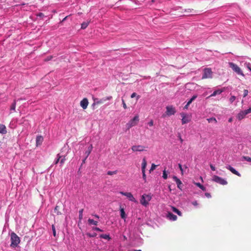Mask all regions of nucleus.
<instances>
[{
    "instance_id": "nucleus-1",
    "label": "nucleus",
    "mask_w": 251,
    "mask_h": 251,
    "mask_svg": "<svg viewBox=\"0 0 251 251\" xmlns=\"http://www.w3.org/2000/svg\"><path fill=\"white\" fill-rule=\"evenodd\" d=\"M10 247L12 248L18 247L21 241L20 237L14 232L10 234Z\"/></svg>"
},
{
    "instance_id": "nucleus-2",
    "label": "nucleus",
    "mask_w": 251,
    "mask_h": 251,
    "mask_svg": "<svg viewBox=\"0 0 251 251\" xmlns=\"http://www.w3.org/2000/svg\"><path fill=\"white\" fill-rule=\"evenodd\" d=\"M151 199L152 195L151 194H144L141 197V199L140 200V203L143 206L147 207L149 205V202L151 201Z\"/></svg>"
},
{
    "instance_id": "nucleus-3",
    "label": "nucleus",
    "mask_w": 251,
    "mask_h": 251,
    "mask_svg": "<svg viewBox=\"0 0 251 251\" xmlns=\"http://www.w3.org/2000/svg\"><path fill=\"white\" fill-rule=\"evenodd\" d=\"M229 66L232 69V70L235 72L237 74L239 75H241L243 76H244L245 75L243 74L242 71L240 69V68L236 64L233 62H229L228 63Z\"/></svg>"
},
{
    "instance_id": "nucleus-4",
    "label": "nucleus",
    "mask_w": 251,
    "mask_h": 251,
    "mask_svg": "<svg viewBox=\"0 0 251 251\" xmlns=\"http://www.w3.org/2000/svg\"><path fill=\"white\" fill-rule=\"evenodd\" d=\"M212 181H213L217 183H219V184H220L223 185H226L227 183V182L226 179H225L218 176H216V175H214L212 176Z\"/></svg>"
},
{
    "instance_id": "nucleus-5",
    "label": "nucleus",
    "mask_w": 251,
    "mask_h": 251,
    "mask_svg": "<svg viewBox=\"0 0 251 251\" xmlns=\"http://www.w3.org/2000/svg\"><path fill=\"white\" fill-rule=\"evenodd\" d=\"M119 193L123 196H126L129 201L137 203V201L136 199L133 197V195L130 192H124L123 191H121Z\"/></svg>"
},
{
    "instance_id": "nucleus-6",
    "label": "nucleus",
    "mask_w": 251,
    "mask_h": 251,
    "mask_svg": "<svg viewBox=\"0 0 251 251\" xmlns=\"http://www.w3.org/2000/svg\"><path fill=\"white\" fill-rule=\"evenodd\" d=\"M251 112V107H249L248 109L245 110L244 111H242L240 112L237 115V118L241 120L244 118L245 116Z\"/></svg>"
},
{
    "instance_id": "nucleus-7",
    "label": "nucleus",
    "mask_w": 251,
    "mask_h": 251,
    "mask_svg": "<svg viewBox=\"0 0 251 251\" xmlns=\"http://www.w3.org/2000/svg\"><path fill=\"white\" fill-rule=\"evenodd\" d=\"M212 76V72L210 68H205L203 70L202 75V78H211Z\"/></svg>"
},
{
    "instance_id": "nucleus-8",
    "label": "nucleus",
    "mask_w": 251,
    "mask_h": 251,
    "mask_svg": "<svg viewBox=\"0 0 251 251\" xmlns=\"http://www.w3.org/2000/svg\"><path fill=\"white\" fill-rule=\"evenodd\" d=\"M146 147L142 145H134L131 147V150L134 152L143 151H145Z\"/></svg>"
},
{
    "instance_id": "nucleus-9",
    "label": "nucleus",
    "mask_w": 251,
    "mask_h": 251,
    "mask_svg": "<svg viewBox=\"0 0 251 251\" xmlns=\"http://www.w3.org/2000/svg\"><path fill=\"white\" fill-rule=\"evenodd\" d=\"M182 117V124H185L189 123L191 120L190 117L188 115L184 113H181L180 114Z\"/></svg>"
},
{
    "instance_id": "nucleus-10",
    "label": "nucleus",
    "mask_w": 251,
    "mask_h": 251,
    "mask_svg": "<svg viewBox=\"0 0 251 251\" xmlns=\"http://www.w3.org/2000/svg\"><path fill=\"white\" fill-rule=\"evenodd\" d=\"M176 111L173 106H167L166 107V114L168 116L174 115Z\"/></svg>"
},
{
    "instance_id": "nucleus-11",
    "label": "nucleus",
    "mask_w": 251,
    "mask_h": 251,
    "mask_svg": "<svg viewBox=\"0 0 251 251\" xmlns=\"http://www.w3.org/2000/svg\"><path fill=\"white\" fill-rule=\"evenodd\" d=\"M226 168L229 170L231 173H232L233 174L237 175L238 176H241V174L236 171L234 168L231 167L230 165H227L226 166Z\"/></svg>"
},
{
    "instance_id": "nucleus-12",
    "label": "nucleus",
    "mask_w": 251,
    "mask_h": 251,
    "mask_svg": "<svg viewBox=\"0 0 251 251\" xmlns=\"http://www.w3.org/2000/svg\"><path fill=\"white\" fill-rule=\"evenodd\" d=\"M166 217L170 221H175L177 219V216L170 212L167 213Z\"/></svg>"
},
{
    "instance_id": "nucleus-13",
    "label": "nucleus",
    "mask_w": 251,
    "mask_h": 251,
    "mask_svg": "<svg viewBox=\"0 0 251 251\" xmlns=\"http://www.w3.org/2000/svg\"><path fill=\"white\" fill-rule=\"evenodd\" d=\"M173 179L176 182L178 188L181 190L182 187V183L181 180L179 179H178L176 176H174L173 177Z\"/></svg>"
},
{
    "instance_id": "nucleus-14",
    "label": "nucleus",
    "mask_w": 251,
    "mask_h": 251,
    "mask_svg": "<svg viewBox=\"0 0 251 251\" xmlns=\"http://www.w3.org/2000/svg\"><path fill=\"white\" fill-rule=\"evenodd\" d=\"M88 105V100L86 98H84L80 101V106L83 109H85L87 108Z\"/></svg>"
},
{
    "instance_id": "nucleus-15",
    "label": "nucleus",
    "mask_w": 251,
    "mask_h": 251,
    "mask_svg": "<svg viewBox=\"0 0 251 251\" xmlns=\"http://www.w3.org/2000/svg\"><path fill=\"white\" fill-rule=\"evenodd\" d=\"M223 90L220 89H218L215 91H214L212 94H211L209 97H207L206 99H208L210 97H214L216 96L217 95H220L223 92Z\"/></svg>"
},
{
    "instance_id": "nucleus-16",
    "label": "nucleus",
    "mask_w": 251,
    "mask_h": 251,
    "mask_svg": "<svg viewBox=\"0 0 251 251\" xmlns=\"http://www.w3.org/2000/svg\"><path fill=\"white\" fill-rule=\"evenodd\" d=\"M120 216H121V218L124 219V220H125L126 219V215L125 213L124 208L120 207Z\"/></svg>"
},
{
    "instance_id": "nucleus-17",
    "label": "nucleus",
    "mask_w": 251,
    "mask_h": 251,
    "mask_svg": "<svg viewBox=\"0 0 251 251\" xmlns=\"http://www.w3.org/2000/svg\"><path fill=\"white\" fill-rule=\"evenodd\" d=\"M88 223L90 225L97 226L98 225V222L97 221H95L90 218L88 220Z\"/></svg>"
},
{
    "instance_id": "nucleus-18",
    "label": "nucleus",
    "mask_w": 251,
    "mask_h": 251,
    "mask_svg": "<svg viewBox=\"0 0 251 251\" xmlns=\"http://www.w3.org/2000/svg\"><path fill=\"white\" fill-rule=\"evenodd\" d=\"M7 132L6 127L4 125H1L0 126V133L5 134Z\"/></svg>"
},
{
    "instance_id": "nucleus-19",
    "label": "nucleus",
    "mask_w": 251,
    "mask_h": 251,
    "mask_svg": "<svg viewBox=\"0 0 251 251\" xmlns=\"http://www.w3.org/2000/svg\"><path fill=\"white\" fill-rule=\"evenodd\" d=\"M147 166V162L145 158H143L142 163V172H145L146 168Z\"/></svg>"
},
{
    "instance_id": "nucleus-20",
    "label": "nucleus",
    "mask_w": 251,
    "mask_h": 251,
    "mask_svg": "<svg viewBox=\"0 0 251 251\" xmlns=\"http://www.w3.org/2000/svg\"><path fill=\"white\" fill-rule=\"evenodd\" d=\"M100 238L108 240H109L111 239V238L109 234H100Z\"/></svg>"
},
{
    "instance_id": "nucleus-21",
    "label": "nucleus",
    "mask_w": 251,
    "mask_h": 251,
    "mask_svg": "<svg viewBox=\"0 0 251 251\" xmlns=\"http://www.w3.org/2000/svg\"><path fill=\"white\" fill-rule=\"evenodd\" d=\"M43 138L41 136H38L36 138V142L37 144H40L42 142Z\"/></svg>"
},
{
    "instance_id": "nucleus-22",
    "label": "nucleus",
    "mask_w": 251,
    "mask_h": 251,
    "mask_svg": "<svg viewBox=\"0 0 251 251\" xmlns=\"http://www.w3.org/2000/svg\"><path fill=\"white\" fill-rule=\"evenodd\" d=\"M194 184L199 187L200 189H201L202 191H206V188L204 187L202 184H201L199 182H195Z\"/></svg>"
},
{
    "instance_id": "nucleus-23",
    "label": "nucleus",
    "mask_w": 251,
    "mask_h": 251,
    "mask_svg": "<svg viewBox=\"0 0 251 251\" xmlns=\"http://www.w3.org/2000/svg\"><path fill=\"white\" fill-rule=\"evenodd\" d=\"M172 210L174 212L176 213L179 216H181L182 213L181 211H180L178 209H177L175 207H172Z\"/></svg>"
},
{
    "instance_id": "nucleus-24",
    "label": "nucleus",
    "mask_w": 251,
    "mask_h": 251,
    "mask_svg": "<svg viewBox=\"0 0 251 251\" xmlns=\"http://www.w3.org/2000/svg\"><path fill=\"white\" fill-rule=\"evenodd\" d=\"M136 125V123H135L134 121H133L132 119H131L127 124V125L129 127H131L132 126H133Z\"/></svg>"
},
{
    "instance_id": "nucleus-25",
    "label": "nucleus",
    "mask_w": 251,
    "mask_h": 251,
    "mask_svg": "<svg viewBox=\"0 0 251 251\" xmlns=\"http://www.w3.org/2000/svg\"><path fill=\"white\" fill-rule=\"evenodd\" d=\"M89 24V22H84L81 24V28L82 29H85Z\"/></svg>"
},
{
    "instance_id": "nucleus-26",
    "label": "nucleus",
    "mask_w": 251,
    "mask_h": 251,
    "mask_svg": "<svg viewBox=\"0 0 251 251\" xmlns=\"http://www.w3.org/2000/svg\"><path fill=\"white\" fill-rule=\"evenodd\" d=\"M92 145H91L88 149V150L86 151L85 153L86 154V158H87L89 155L90 154V153H91V151H92Z\"/></svg>"
},
{
    "instance_id": "nucleus-27",
    "label": "nucleus",
    "mask_w": 251,
    "mask_h": 251,
    "mask_svg": "<svg viewBox=\"0 0 251 251\" xmlns=\"http://www.w3.org/2000/svg\"><path fill=\"white\" fill-rule=\"evenodd\" d=\"M16 105V100H14L13 103L11 105L10 110L14 111H15Z\"/></svg>"
},
{
    "instance_id": "nucleus-28",
    "label": "nucleus",
    "mask_w": 251,
    "mask_h": 251,
    "mask_svg": "<svg viewBox=\"0 0 251 251\" xmlns=\"http://www.w3.org/2000/svg\"><path fill=\"white\" fill-rule=\"evenodd\" d=\"M244 66L251 72V64L249 62H245Z\"/></svg>"
},
{
    "instance_id": "nucleus-29",
    "label": "nucleus",
    "mask_w": 251,
    "mask_h": 251,
    "mask_svg": "<svg viewBox=\"0 0 251 251\" xmlns=\"http://www.w3.org/2000/svg\"><path fill=\"white\" fill-rule=\"evenodd\" d=\"M207 120L209 123L214 122V123L216 124L217 123V120L214 117L208 118L207 119Z\"/></svg>"
},
{
    "instance_id": "nucleus-30",
    "label": "nucleus",
    "mask_w": 251,
    "mask_h": 251,
    "mask_svg": "<svg viewBox=\"0 0 251 251\" xmlns=\"http://www.w3.org/2000/svg\"><path fill=\"white\" fill-rule=\"evenodd\" d=\"M61 158V156L59 154L57 155L56 158L54 161V164H57L60 161V159Z\"/></svg>"
},
{
    "instance_id": "nucleus-31",
    "label": "nucleus",
    "mask_w": 251,
    "mask_h": 251,
    "mask_svg": "<svg viewBox=\"0 0 251 251\" xmlns=\"http://www.w3.org/2000/svg\"><path fill=\"white\" fill-rule=\"evenodd\" d=\"M168 173H167V171H166V170L164 169V170L163 171V175H162V177L164 179H167V178H168Z\"/></svg>"
},
{
    "instance_id": "nucleus-32",
    "label": "nucleus",
    "mask_w": 251,
    "mask_h": 251,
    "mask_svg": "<svg viewBox=\"0 0 251 251\" xmlns=\"http://www.w3.org/2000/svg\"><path fill=\"white\" fill-rule=\"evenodd\" d=\"M65 160H66L65 156H61V158L60 159V161H59L60 166H62L64 163Z\"/></svg>"
},
{
    "instance_id": "nucleus-33",
    "label": "nucleus",
    "mask_w": 251,
    "mask_h": 251,
    "mask_svg": "<svg viewBox=\"0 0 251 251\" xmlns=\"http://www.w3.org/2000/svg\"><path fill=\"white\" fill-rule=\"evenodd\" d=\"M86 235L89 237H95L97 234L96 233L93 232L92 233H87Z\"/></svg>"
},
{
    "instance_id": "nucleus-34",
    "label": "nucleus",
    "mask_w": 251,
    "mask_h": 251,
    "mask_svg": "<svg viewBox=\"0 0 251 251\" xmlns=\"http://www.w3.org/2000/svg\"><path fill=\"white\" fill-rule=\"evenodd\" d=\"M242 159L243 160H245L248 162H251V158L250 157L244 156L242 157Z\"/></svg>"
},
{
    "instance_id": "nucleus-35",
    "label": "nucleus",
    "mask_w": 251,
    "mask_h": 251,
    "mask_svg": "<svg viewBox=\"0 0 251 251\" xmlns=\"http://www.w3.org/2000/svg\"><path fill=\"white\" fill-rule=\"evenodd\" d=\"M117 171H109L107 172V175H114V174H117Z\"/></svg>"
},
{
    "instance_id": "nucleus-36",
    "label": "nucleus",
    "mask_w": 251,
    "mask_h": 251,
    "mask_svg": "<svg viewBox=\"0 0 251 251\" xmlns=\"http://www.w3.org/2000/svg\"><path fill=\"white\" fill-rule=\"evenodd\" d=\"M51 228H52V232H53V235L54 237H55L56 236V231H55V226L53 225H52Z\"/></svg>"
},
{
    "instance_id": "nucleus-37",
    "label": "nucleus",
    "mask_w": 251,
    "mask_h": 251,
    "mask_svg": "<svg viewBox=\"0 0 251 251\" xmlns=\"http://www.w3.org/2000/svg\"><path fill=\"white\" fill-rule=\"evenodd\" d=\"M92 230H94V231H100V232L102 231V230H101V229H100L99 227H93Z\"/></svg>"
},
{
    "instance_id": "nucleus-38",
    "label": "nucleus",
    "mask_w": 251,
    "mask_h": 251,
    "mask_svg": "<svg viewBox=\"0 0 251 251\" xmlns=\"http://www.w3.org/2000/svg\"><path fill=\"white\" fill-rule=\"evenodd\" d=\"M156 167H157V165H155L154 164H152L151 168L150 170V171L151 172V171L155 170L156 169Z\"/></svg>"
},
{
    "instance_id": "nucleus-39",
    "label": "nucleus",
    "mask_w": 251,
    "mask_h": 251,
    "mask_svg": "<svg viewBox=\"0 0 251 251\" xmlns=\"http://www.w3.org/2000/svg\"><path fill=\"white\" fill-rule=\"evenodd\" d=\"M133 121L135 122L136 124L139 121V117L138 116H135L132 119Z\"/></svg>"
},
{
    "instance_id": "nucleus-40",
    "label": "nucleus",
    "mask_w": 251,
    "mask_h": 251,
    "mask_svg": "<svg viewBox=\"0 0 251 251\" xmlns=\"http://www.w3.org/2000/svg\"><path fill=\"white\" fill-rule=\"evenodd\" d=\"M236 99V97L234 96H231L229 99V101L232 103Z\"/></svg>"
},
{
    "instance_id": "nucleus-41",
    "label": "nucleus",
    "mask_w": 251,
    "mask_h": 251,
    "mask_svg": "<svg viewBox=\"0 0 251 251\" xmlns=\"http://www.w3.org/2000/svg\"><path fill=\"white\" fill-rule=\"evenodd\" d=\"M82 213H83V209H81L79 211V219L80 220L82 219Z\"/></svg>"
},
{
    "instance_id": "nucleus-42",
    "label": "nucleus",
    "mask_w": 251,
    "mask_h": 251,
    "mask_svg": "<svg viewBox=\"0 0 251 251\" xmlns=\"http://www.w3.org/2000/svg\"><path fill=\"white\" fill-rule=\"evenodd\" d=\"M248 93H249V91L248 90H246V89H245L244 90V94H243V97H246L248 95Z\"/></svg>"
},
{
    "instance_id": "nucleus-43",
    "label": "nucleus",
    "mask_w": 251,
    "mask_h": 251,
    "mask_svg": "<svg viewBox=\"0 0 251 251\" xmlns=\"http://www.w3.org/2000/svg\"><path fill=\"white\" fill-rule=\"evenodd\" d=\"M52 58H53V56H48V57H47L45 58V60L46 61H48L50 60Z\"/></svg>"
},
{
    "instance_id": "nucleus-44",
    "label": "nucleus",
    "mask_w": 251,
    "mask_h": 251,
    "mask_svg": "<svg viewBox=\"0 0 251 251\" xmlns=\"http://www.w3.org/2000/svg\"><path fill=\"white\" fill-rule=\"evenodd\" d=\"M148 125L150 126H152L153 125V120H151L149 123H148Z\"/></svg>"
},
{
    "instance_id": "nucleus-45",
    "label": "nucleus",
    "mask_w": 251,
    "mask_h": 251,
    "mask_svg": "<svg viewBox=\"0 0 251 251\" xmlns=\"http://www.w3.org/2000/svg\"><path fill=\"white\" fill-rule=\"evenodd\" d=\"M122 103H123V107L125 108V109H126L127 108L126 107V105L124 101V100L123 99H122Z\"/></svg>"
},
{
    "instance_id": "nucleus-46",
    "label": "nucleus",
    "mask_w": 251,
    "mask_h": 251,
    "mask_svg": "<svg viewBox=\"0 0 251 251\" xmlns=\"http://www.w3.org/2000/svg\"><path fill=\"white\" fill-rule=\"evenodd\" d=\"M142 172V175H143V178L144 179V180L145 181H146V175L145 174V172Z\"/></svg>"
},
{
    "instance_id": "nucleus-47",
    "label": "nucleus",
    "mask_w": 251,
    "mask_h": 251,
    "mask_svg": "<svg viewBox=\"0 0 251 251\" xmlns=\"http://www.w3.org/2000/svg\"><path fill=\"white\" fill-rule=\"evenodd\" d=\"M192 204L194 205V206H197L198 205V202L196 201H193L192 202Z\"/></svg>"
},
{
    "instance_id": "nucleus-48",
    "label": "nucleus",
    "mask_w": 251,
    "mask_h": 251,
    "mask_svg": "<svg viewBox=\"0 0 251 251\" xmlns=\"http://www.w3.org/2000/svg\"><path fill=\"white\" fill-rule=\"evenodd\" d=\"M197 97V95H194L190 99V100H191V101H193V100H194Z\"/></svg>"
},
{
    "instance_id": "nucleus-49",
    "label": "nucleus",
    "mask_w": 251,
    "mask_h": 251,
    "mask_svg": "<svg viewBox=\"0 0 251 251\" xmlns=\"http://www.w3.org/2000/svg\"><path fill=\"white\" fill-rule=\"evenodd\" d=\"M197 97V95H194L190 99V100H191V101H193V100H194Z\"/></svg>"
},
{
    "instance_id": "nucleus-50",
    "label": "nucleus",
    "mask_w": 251,
    "mask_h": 251,
    "mask_svg": "<svg viewBox=\"0 0 251 251\" xmlns=\"http://www.w3.org/2000/svg\"><path fill=\"white\" fill-rule=\"evenodd\" d=\"M197 97V95H194L190 99V100H191V101H193V100H194Z\"/></svg>"
},
{
    "instance_id": "nucleus-51",
    "label": "nucleus",
    "mask_w": 251,
    "mask_h": 251,
    "mask_svg": "<svg viewBox=\"0 0 251 251\" xmlns=\"http://www.w3.org/2000/svg\"><path fill=\"white\" fill-rule=\"evenodd\" d=\"M205 196L208 198H210L211 197L210 194L209 193H205Z\"/></svg>"
},
{
    "instance_id": "nucleus-52",
    "label": "nucleus",
    "mask_w": 251,
    "mask_h": 251,
    "mask_svg": "<svg viewBox=\"0 0 251 251\" xmlns=\"http://www.w3.org/2000/svg\"><path fill=\"white\" fill-rule=\"evenodd\" d=\"M210 167L212 171H215V167L213 165L210 164Z\"/></svg>"
},
{
    "instance_id": "nucleus-53",
    "label": "nucleus",
    "mask_w": 251,
    "mask_h": 251,
    "mask_svg": "<svg viewBox=\"0 0 251 251\" xmlns=\"http://www.w3.org/2000/svg\"><path fill=\"white\" fill-rule=\"evenodd\" d=\"M137 94L136 93H133L131 95V98H133L136 96Z\"/></svg>"
},
{
    "instance_id": "nucleus-54",
    "label": "nucleus",
    "mask_w": 251,
    "mask_h": 251,
    "mask_svg": "<svg viewBox=\"0 0 251 251\" xmlns=\"http://www.w3.org/2000/svg\"><path fill=\"white\" fill-rule=\"evenodd\" d=\"M37 16L42 17L44 16V14L42 13H39V14H38Z\"/></svg>"
},
{
    "instance_id": "nucleus-55",
    "label": "nucleus",
    "mask_w": 251,
    "mask_h": 251,
    "mask_svg": "<svg viewBox=\"0 0 251 251\" xmlns=\"http://www.w3.org/2000/svg\"><path fill=\"white\" fill-rule=\"evenodd\" d=\"M93 216H94L96 218L99 219L100 218V217L98 215H97V214H94V215H92Z\"/></svg>"
},
{
    "instance_id": "nucleus-56",
    "label": "nucleus",
    "mask_w": 251,
    "mask_h": 251,
    "mask_svg": "<svg viewBox=\"0 0 251 251\" xmlns=\"http://www.w3.org/2000/svg\"><path fill=\"white\" fill-rule=\"evenodd\" d=\"M189 105H188V103H187L185 105L184 108V109H187Z\"/></svg>"
},
{
    "instance_id": "nucleus-57",
    "label": "nucleus",
    "mask_w": 251,
    "mask_h": 251,
    "mask_svg": "<svg viewBox=\"0 0 251 251\" xmlns=\"http://www.w3.org/2000/svg\"><path fill=\"white\" fill-rule=\"evenodd\" d=\"M192 102V101L189 100L187 103H188V105H190Z\"/></svg>"
},
{
    "instance_id": "nucleus-58",
    "label": "nucleus",
    "mask_w": 251,
    "mask_h": 251,
    "mask_svg": "<svg viewBox=\"0 0 251 251\" xmlns=\"http://www.w3.org/2000/svg\"><path fill=\"white\" fill-rule=\"evenodd\" d=\"M10 126L11 128H14L15 127V126H13V124H12L11 122L10 124Z\"/></svg>"
},
{
    "instance_id": "nucleus-59",
    "label": "nucleus",
    "mask_w": 251,
    "mask_h": 251,
    "mask_svg": "<svg viewBox=\"0 0 251 251\" xmlns=\"http://www.w3.org/2000/svg\"><path fill=\"white\" fill-rule=\"evenodd\" d=\"M178 167H179V169H180H180H182V165H181L180 164H178Z\"/></svg>"
},
{
    "instance_id": "nucleus-60",
    "label": "nucleus",
    "mask_w": 251,
    "mask_h": 251,
    "mask_svg": "<svg viewBox=\"0 0 251 251\" xmlns=\"http://www.w3.org/2000/svg\"><path fill=\"white\" fill-rule=\"evenodd\" d=\"M180 171H181V175H183V174H184V172H183V168H182V169H180Z\"/></svg>"
},
{
    "instance_id": "nucleus-61",
    "label": "nucleus",
    "mask_w": 251,
    "mask_h": 251,
    "mask_svg": "<svg viewBox=\"0 0 251 251\" xmlns=\"http://www.w3.org/2000/svg\"><path fill=\"white\" fill-rule=\"evenodd\" d=\"M232 121V118H230L228 119V122H231Z\"/></svg>"
},
{
    "instance_id": "nucleus-62",
    "label": "nucleus",
    "mask_w": 251,
    "mask_h": 251,
    "mask_svg": "<svg viewBox=\"0 0 251 251\" xmlns=\"http://www.w3.org/2000/svg\"><path fill=\"white\" fill-rule=\"evenodd\" d=\"M179 139H180V141L181 143H182V142H183V140H182V139L181 138V137H180H180H179Z\"/></svg>"
},
{
    "instance_id": "nucleus-63",
    "label": "nucleus",
    "mask_w": 251,
    "mask_h": 251,
    "mask_svg": "<svg viewBox=\"0 0 251 251\" xmlns=\"http://www.w3.org/2000/svg\"><path fill=\"white\" fill-rule=\"evenodd\" d=\"M67 18V16H66V17H65V18L63 19V20H62V21L63 22V21H65V20H66Z\"/></svg>"
},
{
    "instance_id": "nucleus-64",
    "label": "nucleus",
    "mask_w": 251,
    "mask_h": 251,
    "mask_svg": "<svg viewBox=\"0 0 251 251\" xmlns=\"http://www.w3.org/2000/svg\"><path fill=\"white\" fill-rule=\"evenodd\" d=\"M133 251H142L141 250H134Z\"/></svg>"
}]
</instances>
